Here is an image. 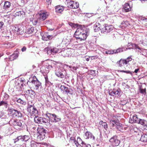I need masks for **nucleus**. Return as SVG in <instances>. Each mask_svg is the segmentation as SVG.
I'll use <instances>...</instances> for the list:
<instances>
[{
  "label": "nucleus",
  "instance_id": "1",
  "mask_svg": "<svg viewBox=\"0 0 147 147\" xmlns=\"http://www.w3.org/2000/svg\"><path fill=\"white\" fill-rule=\"evenodd\" d=\"M88 30L85 28H78L74 34V36L77 40H85L87 36Z\"/></svg>",
  "mask_w": 147,
  "mask_h": 147
},
{
  "label": "nucleus",
  "instance_id": "2",
  "mask_svg": "<svg viewBox=\"0 0 147 147\" xmlns=\"http://www.w3.org/2000/svg\"><path fill=\"white\" fill-rule=\"evenodd\" d=\"M5 119H6L5 121H7V123H6L5 124L9 123L15 126L21 127L22 126V120L14 119H11L10 120L9 116H8V117H7Z\"/></svg>",
  "mask_w": 147,
  "mask_h": 147
},
{
  "label": "nucleus",
  "instance_id": "3",
  "mask_svg": "<svg viewBox=\"0 0 147 147\" xmlns=\"http://www.w3.org/2000/svg\"><path fill=\"white\" fill-rule=\"evenodd\" d=\"M27 111L30 113L31 116H35L34 118V121L35 123H37L36 119L37 118V116L36 115V112L37 111V109L35 107L34 105H29L27 107Z\"/></svg>",
  "mask_w": 147,
  "mask_h": 147
},
{
  "label": "nucleus",
  "instance_id": "4",
  "mask_svg": "<svg viewBox=\"0 0 147 147\" xmlns=\"http://www.w3.org/2000/svg\"><path fill=\"white\" fill-rule=\"evenodd\" d=\"M46 115L51 122H59L61 120V119L59 116L56 115L55 114H51L47 112Z\"/></svg>",
  "mask_w": 147,
  "mask_h": 147
},
{
  "label": "nucleus",
  "instance_id": "5",
  "mask_svg": "<svg viewBox=\"0 0 147 147\" xmlns=\"http://www.w3.org/2000/svg\"><path fill=\"white\" fill-rule=\"evenodd\" d=\"M46 133V131L43 128H37V140H43L45 137Z\"/></svg>",
  "mask_w": 147,
  "mask_h": 147
},
{
  "label": "nucleus",
  "instance_id": "6",
  "mask_svg": "<svg viewBox=\"0 0 147 147\" xmlns=\"http://www.w3.org/2000/svg\"><path fill=\"white\" fill-rule=\"evenodd\" d=\"M114 30V28L112 25H108L106 24L105 26L101 30V32L104 34H106L110 32H112Z\"/></svg>",
  "mask_w": 147,
  "mask_h": 147
},
{
  "label": "nucleus",
  "instance_id": "7",
  "mask_svg": "<svg viewBox=\"0 0 147 147\" xmlns=\"http://www.w3.org/2000/svg\"><path fill=\"white\" fill-rule=\"evenodd\" d=\"M128 46L129 47V49H136V51H137L138 54H141V51L143 50L142 49H141L138 46L135 44L129 43Z\"/></svg>",
  "mask_w": 147,
  "mask_h": 147
},
{
  "label": "nucleus",
  "instance_id": "8",
  "mask_svg": "<svg viewBox=\"0 0 147 147\" xmlns=\"http://www.w3.org/2000/svg\"><path fill=\"white\" fill-rule=\"evenodd\" d=\"M44 51L47 52L48 54L56 53L59 51V50L56 48L53 49H51L49 48H46L44 49Z\"/></svg>",
  "mask_w": 147,
  "mask_h": 147
},
{
  "label": "nucleus",
  "instance_id": "9",
  "mask_svg": "<svg viewBox=\"0 0 147 147\" xmlns=\"http://www.w3.org/2000/svg\"><path fill=\"white\" fill-rule=\"evenodd\" d=\"M65 70H62L61 69H58L55 72V75L58 77L63 78L66 76L65 74Z\"/></svg>",
  "mask_w": 147,
  "mask_h": 147
},
{
  "label": "nucleus",
  "instance_id": "10",
  "mask_svg": "<svg viewBox=\"0 0 147 147\" xmlns=\"http://www.w3.org/2000/svg\"><path fill=\"white\" fill-rule=\"evenodd\" d=\"M109 142L112 143L113 145L117 146L120 143V141L117 138V136H114L109 140Z\"/></svg>",
  "mask_w": 147,
  "mask_h": 147
},
{
  "label": "nucleus",
  "instance_id": "11",
  "mask_svg": "<svg viewBox=\"0 0 147 147\" xmlns=\"http://www.w3.org/2000/svg\"><path fill=\"white\" fill-rule=\"evenodd\" d=\"M47 12L46 11H42L40 13H39V19L42 20H45L48 16Z\"/></svg>",
  "mask_w": 147,
  "mask_h": 147
},
{
  "label": "nucleus",
  "instance_id": "12",
  "mask_svg": "<svg viewBox=\"0 0 147 147\" xmlns=\"http://www.w3.org/2000/svg\"><path fill=\"white\" fill-rule=\"evenodd\" d=\"M85 138L87 139L90 138L94 140H95V137L92 134L88 131H87L85 134Z\"/></svg>",
  "mask_w": 147,
  "mask_h": 147
},
{
  "label": "nucleus",
  "instance_id": "13",
  "mask_svg": "<svg viewBox=\"0 0 147 147\" xmlns=\"http://www.w3.org/2000/svg\"><path fill=\"white\" fill-rule=\"evenodd\" d=\"M40 34L42 37V39L44 40L47 41L52 39L53 37V36L52 35H47L45 34L43 35L42 33H40Z\"/></svg>",
  "mask_w": 147,
  "mask_h": 147
},
{
  "label": "nucleus",
  "instance_id": "14",
  "mask_svg": "<svg viewBox=\"0 0 147 147\" xmlns=\"http://www.w3.org/2000/svg\"><path fill=\"white\" fill-rule=\"evenodd\" d=\"M140 119H139L137 116L136 115H134L132 119L129 120V122L131 123H132L134 122L138 123Z\"/></svg>",
  "mask_w": 147,
  "mask_h": 147
},
{
  "label": "nucleus",
  "instance_id": "15",
  "mask_svg": "<svg viewBox=\"0 0 147 147\" xmlns=\"http://www.w3.org/2000/svg\"><path fill=\"white\" fill-rule=\"evenodd\" d=\"M26 95L30 96L32 98H34L36 94L34 92L30 90H28L26 91Z\"/></svg>",
  "mask_w": 147,
  "mask_h": 147
},
{
  "label": "nucleus",
  "instance_id": "16",
  "mask_svg": "<svg viewBox=\"0 0 147 147\" xmlns=\"http://www.w3.org/2000/svg\"><path fill=\"white\" fill-rule=\"evenodd\" d=\"M142 125L144 129H147V121L144 119H140L138 123Z\"/></svg>",
  "mask_w": 147,
  "mask_h": 147
},
{
  "label": "nucleus",
  "instance_id": "17",
  "mask_svg": "<svg viewBox=\"0 0 147 147\" xmlns=\"http://www.w3.org/2000/svg\"><path fill=\"white\" fill-rule=\"evenodd\" d=\"M101 25L98 23L96 22L94 25L93 28L95 32H98L101 30Z\"/></svg>",
  "mask_w": 147,
  "mask_h": 147
},
{
  "label": "nucleus",
  "instance_id": "18",
  "mask_svg": "<svg viewBox=\"0 0 147 147\" xmlns=\"http://www.w3.org/2000/svg\"><path fill=\"white\" fill-rule=\"evenodd\" d=\"M60 89L62 91H63V92H65L67 94H70L69 88L65 86L61 85L60 87Z\"/></svg>",
  "mask_w": 147,
  "mask_h": 147
},
{
  "label": "nucleus",
  "instance_id": "19",
  "mask_svg": "<svg viewBox=\"0 0 147 147\" xmlns=\"http://www.w3.org/2000/svg\"><path fill=\"white\" fill-rule=\"evenodd\" d=\"M119 90H113L111 92H109V94L112 96H114L115 95L119 96L120 94V92Z\"/></svg>",
  "mask_w": 147,
  "mask_h": 147
},
{
  "label": "nucleus",
  "instance_id": "20",
  "mask_svg": "<svg viewBox=\"0 0 147 147\" xmlns=\"http://www.w3.org/2000/svg\"><path fill=\"white\" fill-rule=\"evenodd\" d=\"M13 30L14 32H17V34H20L21 33L20 32H22V30L20 29L19 26L17 25L14 26L13 28Z\"/></svg>",
  "mask_w": 147,
  "mask_h": 147
},
{
  "label": "nucleus",
  "instance_id": "21",
  "mask_svg": "<svg viewBox=\"0 0 147 147\" xmlns=\"http://www.w3.org/2000/svg\"><path fill=\"white\" fill-rule=\"evenodd\" d=\"M131 7L128 3L125 4L123 6V9L126 12H128L131 10Z\"/></svg>",
  "mask_w": 147,
  "mask_h": 147
},
{
  "label": "nucleus",
  "instance_id": "22",
  "mask_svg": "<svg viewBox=\"0 0 147 147\" xmlns=\"http://www.w3.org/2000/svg\"><path fill=\"white\" fill-rule=\"evenodd\" d=\"M34 30V28L31 26H28L26 28L25 32L27 34H31Z\"/></svg>",
  "mask_w": 147,
  "mask_h": 147
},
{
  "label": "nucleus",
  "instance_id": "23",
  "mask_svg": "<svg viewBox=\"0 0 147 147\" xmlns=\"http://www.w3.org/2000/svg\"><path fill=\"white\" fill-rule=\"evenodd\" d=\"M119 122V121L118 120L111 119L110 120V124L113 127L116 126Z\"/></svg>",
  "mask_w": 147,
  "mask_h": 147
},
{
  "label": "nucleus",
  "instance_id": "24",
  "mask_svg": "<svg viewBox=\"0 0 147 147\" xmlns=\"http://www.w3.org/2000/svg\"><path fill=\"white\" fill-rule=\"evenodd\" d=\"M13 116V117H17L18 118L22 117V115L20 112L17 110H15Z\"/></svg>",
  "mask_w": 147,
  "mask_h": 147
},
{
  "label": "nucleus",
  "instance_id": "25",
  "mask_svg": "<svg viewBox=\"0 0 147 147\" xmlns=\"http://www.w3.org/2000/svg\"><path fill=\"white\" fill-rule=\"evenodd\" d=\"M64 10L63 6L58 5L55 8V11L57 13H61Z\"/></svg>",
  "mask_w": 147,
  "mask_h": 147
},
{
  "label": "nucleus",
  "instance_id": "26",
  "mask_svg": "<svg viewBox=\"0 0 147 147\" xmlns=\"http://www.w3.org/2000/svg\"><path fill=\"white\" fill-rule=\"evenodd\" d=\"M10 5L11 3L9 2L6 1L4 3L3 8L5 10L8 9L10 8Z\"/></svg>",
  "mask_w": 147,
  "mask_h": 147
},
{
  "label": "nucleus",
  "instance_id": "27",
  "mask_svg": "<svg viewBox=\"0 0 147 147\" xmlns=\"http://www.w3.org/2000/svg\"><path fill=\"white\" fill-rule=\"evenodd\" d=\"M78 140H79V141H82L81 144L82 146H81V147H91L90 145L89 144H87L84 142L82 141V139L79 137L78 138Z\"/></svg>",
  "mask_w": 147,
  "mask_h": 147
},
{
  "label": "nucleus",
  "instance_id": "28",
  "mask_svg": "<svg viewBox=\"0 0 147 147\" xmlns=\"http://www.w3.org/2000/svg\"><path fill=\"white\" fill-rule=\"evenodd\" d=\"M18 56V54L17 53H13V54L10 55L9 57V59L11 61H13L16 59Z\"/></svg>",
  "mask_w": 147,
  "mask_h": 147
},
{
  "label": "nucleus",
  "instance_id": "29",
  "mask_svg": "<svg viewBox=\"0 0 147 147\" xmlns=\"http://www.w3.org/2000/svg\"><path fill=\"white\" fill-rule=\"evenodd\" d=\"M99 124L103 127L105 130H107L108 127V125L106 122H104L103 121H101L99 122Z\"/></svg>",
  "mask_w": 147,
  "mask_h": 147
},
{
  "label": "nucleus",
  "instance_id": "30",
  "mask_svg": "<svg viewBox=\"0 0 147 147\" xmlns=\"http://www.w3.org/2000/svg\"><path fill=\"white\" fill-rule=\"evenodd\" d=\"M140 140L144 142H147V135L145 134L142 135L140 138Z\"/></svg>",
  "mask_w": 147,
  "mask_h": 147
},
{
  "label": "nucleus",
  "instance_id": "31",
  "mask_svg": "<svg viewBox=\"0 0 147 147\" xmlns=\"http://www.w3.org/2000/svg\"><path fill=\"white\" fill-rule=\"evenodd\" d=\"M117 129L119 131L122 132L123 131V127L122 125V124L120 123H119V124H117L116 126Z\"/></svg>",
  "mask_w": 147,
  "mask_h": 147
},
{
  "label": "nucleus",
  "instance_id": "32",
  "mask_svg": "<svg viewBox=\"0 0 147 147\" xmlns=\"http://www.w3.org/2000/svg\"><path fill=\"white\" fill-rule=\"evenodd\" d=\"M66 3H67V5L68 7L70 8V7L72 6L73 4L74 3V2L70 0H67L66 1Z\"/></svg>",
  "mask_w": 147,
  "mask_h": 147
},
{
  "label": "nucleus",
  "instance_id": "33",
  "mask_svg": "<svg viewBox=\"0 0 147 147\" xmlns=\"http://www.w3.org/2000/svg\"><path fill=\"white\" fill-rule=\"evenodd\" d=\"M117 63L119 65L120 67L123 66L124 64H125V62L123 59H121L120 60L118 61Z\"/></svg>",
  "mask_w": 147,
  "mask_h": 147
},
{
  "label": "nucleus",
  "instance_id": "34",
  "mask_svg": "<svg viewBox=\"0 0 147 147\" xmlns=\"http://www.w3.org/2000/svg\"><path fill=\"white\" fill-rule=\"evenodd\" d=\"M129 25L127 21H123L121 24V26L122 27H126Z\"/></svg>",
  "mask_w": 147,
  "mask_h": 147
},
{
  "label": "nucleus",
  "instance_id": "35",
  "mask_svg": "<svg viewBox=\"0 0 147 147\" xmlns=\"http://www.w3.org/2000/svg\"><path fill=\"white\" fill-rule=\"evenodd\" d=\"M79 6V3L77 2H75L74 3H74L73 4L72 6L71 7H70L71 8L73 9H76Z\"/></svg>",
  "mask_w": 147,
  "mask_h": 147
},
{
  "label": "nucleus",
  "instance_id": "36",
  "mask_svg": "<svg viewBox=\"0 0 147 147\" xmlns=\"http://www.w3.org/2000/svg\"><path fill=\"white\" fill-rule=\"evenodd\" d=\"M131 56H130L128 57L126 59H123L125 62V64H127L129 61H131L132 60Z\"/></svg>",
  "mask_w": 147,
  "mask_h": 147
},
{
  "label": "nucleus",
  "instance_id": "37",
  "mask_svg": "<svg viewBox=\"0 0 147 147\" xmlns=\"http://www.w3.org/2000/svg\"><path fill=\"white\" fill-rule=\"evenodd\" d=\"M25 13L23 11H19L18 12H16L15 13V15L16 16H21L22 15H23L25 14Z\"/></svg>",
  "mask_w": 147,
  "mask_h": 147
},
{
  "label": "nucleus",
  "instance_id": "38",
  "mask_svg": "<svg viewBox=\"0 0 147 147\" xmlns=\"http://www.w3.org/2000/svg\"><path fill=\"white\" fill-rule=\"evenodd\" d=\"M128 48H126L125 49V48H120L117 49L116 50H115L116 53H119L123 51H126V50L129 49Z\"/></svg>",
  "mask_w": 147,
  "mask_h": 147
},
{
  "label": "nucleus",
  "instance_id": "39",
  "mask_svg": "<svg viewBox=\"0 0 147 147\" xmlns=\"http://www.w3.org/2000/svg\"><path fill=\"white\" fill-rule=\"evenodd\" d=\"M139 90L140 92L142 94H144L146 92V89L145 88L144 89L142 88V86H140L139 88Z\"/></svg>",
  "mask_w": 147,
  "mask_h": 147
},
{
  "label": "nucleus",
  "instance_id": "40",
  "mask_svg": "<svg viewBox=\"0 0 147 147\" xmlns=\"http://www.w3.org/2000/svg\"><path fill=\"white\" fill-rule=\"evenodd\" d=\"M7 103L6 101H2L0 102V106L4 105L7 107Z\"/></svg>",
  "mask_w": 147,
  "mask_h": 147
},
{
  "label": "nucleus",
  "instance_id": "41",
  "mask_svg": "<svg viewBox=\"0 0 147 147\" xmlns=\"http://www.w3.org/2000/svg\"><path fill=\"white\" fill-rule=\"evenodd\" d=\"M105 53L107 54H111L113 53H116L115 50L113 51L112 50H107L105 51Z\"/></svg>",
  "mask_w": 147,
  "mask_h": 147
},
{
  "label": "nucleus",
  "instance_id": "42",
  "mask_svg": "<svg viewBox=\"0 0 147 147\" xmlns=\"http://www.w3.org/2000/svg\"><path fill=\"white\" fill-rule=\"evenodd\" d=\"M43 118L42 117H40L37 119V123H43Z\"/></svg>",
  "mask_w": 147,
  "mask_h": 147
},
{
  "label": "nucleus",
  "instance_id": "43",
  "mask_svg": "<svg viewBox=\"0 0 147 147\" xmlns=\"http://www.w3.org/2000/svg\"><path fill=\"white\" fill-rule=\"evenodd\" d=\"M132 130L133 132H134V133H138L140 131V130L139 128L136 127H134L132 129Z\"/></svg>",
  "mask_w": 147,
  "mask_h": 147
},
{
  "label": "nucleus",
  "instance_id": "44",
  "mask_svg": "<svg viewBox=\"0 0 147 147\" xmlns=\"http://www.w3.org/2000/svg\"><path fill=\"white\" fill-rule=\"evenodd\" d=\"M8 110L9 112H10V114H11V115L13 116L15 109H14L12 108H10L9 109H8Z\"/></svg>",
  "mask_w": 147,
  "mask_h": 147
},
{
  "label": "nucleus",
  "instance_id": "45",
  "mask_svg": "<svg viewBox=\"0 0 147 147\" xmlns=\"http://www.w3.org/2000/svg\"><path fill=\"white\" fill-rule=\"evenodd\" d=\"M23 141L26 142L30 138L29 136L25 135L23 136Z\"/></svg>",
  "mask_w": 147,
  "mask_h": 147
},
{
  "label": "nucleus",
  "instance_id": "46",
  "mask_svg": "<svg viewBox=\"0 0 147 147\" xmlns=\"http://www.w3.org/2000/svg\"><path fill=\"white\" fill-rule=\"evenodd\" d=\"M17 102H18L21 103L23 105L24 103L23 100H22L20 98H19L17 100Z\"/></svg>",
  "mask_w": 147,
  "mask_h": 147
},
{
  "label": "nucleus",
  "instance_id": "47",
  "mask_svg": "<svg viewBox=\"0 0 147 147\" xmlns=\"http://www.w3.org/2000/svg\"><path fill=\"white\" fill-rule=\"evenodd\" d=\"M36 127H34L32 128V132H33L34 133V135H36Z\"/></svg>",
  "mask_w": 147,
  "mask_h": 147
},
{
  "label": "nucleus",
  "instance_id": "48",
  "mask_svg": "<svg viewBox=\"0 0 147 147\" xmlns=\"http://www.w3.org/2000/svg\"><path fill=\"white\" fill-rule=\"evenodd\" d=\"M78 142L80 143L81 142V143H82V141H79V140H78V139H77V141H76L75 140H74V142L77 147H78L79 145Z\"/></svg>",
  "mask_w": 147,
  "mask_h": 147
},
{
  "label": "nucleus",
  "instance_id": "49",
  "mask_svg": "<svg viewBox=\"0 0 147 147\" xmlns=\"http://www.w3.org/2000/svg\"><path fill=\"white\" fill-rule=\"evenodd\" d=\"M33 80H32V83H33L34 84L35 83V82H36V81L37 80V78L36 76H34L33 77Z\"/></svg>",
  "mask_w": 147,
  "mask_h": 147
},
{
  "label": "nucleus",
  "instance_id": "50",
  "mask_svg": "<svg viewBox=\"0 0 147 147\" xmlns=\"http://www.w3.org/2000/svg\"><path fill=\"white\" fill-rule=\"evenodd\" d=\"M119 71L120 72H125V73H126L127 74H132L131 72L130 71H124V70H120V71Z\"/></svg>",
  "mask_w": 147,
  "mask_h": 147
},
{
  "label": "nucleus",
  "instance_id": "51",
  "mask_svg": "<svg viewBox=\"0 0 147 147\" xmlns=\"http://www.w3.org/2000/svg\"><path fill=\"white\" fill-rule=\"evenodd\" d=\"M9 97V96L7 94H5L4 95L3 99H5V100H7L8 98Z\"/></svg>",
  "mask_w": 147,
  "mask_h": 147
},
{
  "label": "nucleus",
  "instance_id": "52",
  "mask_svg": "<svg viewBox=\"0 0 147 147\" xmlns=\"http://www.w3.org/2000/svg\"><path fill=\"white\" fill-rule=\"evenodd\" d=\"M49 119L45 118H43V123H46L48 122Z\"/></svg>",
  "mask_w": 147,
  "mask_h": 147
},
{
  "label": "nucleus",
  "instance_id": "53",
  "mask_svg": "<svg viewBox=\"0 0 147 147\" xmlns=\"http://www.w3.org/2000/svg\"><path fill=\"white\" fill-rule=\"evenodd\" d=\"M11 44L10 43H7L6 44H5V45H7V46H6V47L7 48H11L12 47L11 46H10Z\"/></svg>",
  "mask_w": 147,
  "mask_h": 147
},
{
  "label": "nucleus",
  "instance_id": "54",
  "mask_svg": "<svg viewBox=\"0 0 147 147\" xmlns=\"http://www.w3.org/2000/svg\"><path fill=\"white\" fill-rule=\"evenodd\" d=\"M46 68L48 69H50L52 67V65H50L49 64H48V65H46Z\"/></svg>",
  "mask_w": 147,
  "mask_h": 147
},
{
  "label": "nucleus",
  "instance_id": "55",
  "mask_svg": "<svg viewBox=\"0 0 147 147\" xmlns=\"http://www.w3.org/2000/svg\"><path fill=\"white\" fill-rule=\"evenodd\" d=\"M46 84H48L49 83L48 78V77L46 76L45 77Z\"/></svg>",
  "mask_w": 147,
  "mask_h": 147
},
{
  "label": "nucleus",
  "instance_id": "56",
  "mask_svg": "<svg viewBox=\"0 0 147 147\" xmlns=\"http://www.w3.org/2000/svg\"><path fill=\"white\" fill-rule=\"evenodd\" d=\"M23 136H18L19 138V140H20L21 141H23Z\"/></svg>",
  "mask_w": 147,
  "mask_h": 147
},
{
  "label": "nucleus",
  "instance_id": "57",
  "mask_svg": "<svg viewBox=\"0 0 147 147\" xmlns=\"http://www.w3.org/2000/svg\"><path fill=\"white\" fill-rule=\"evenodd\" d=\"M90 58H91V59H96L97 57L96 56H92L90 57Z\"/></svg>",
  "mask_w": 147,
  "mask_h": 147
},
{
  "label": "nucleus",
  "instance_id": "58",
  "mask_svg": "<svg viewBox=\"0 0 147 147\" xmlns=\"http://www.w3.org/2000/svg\"><path fill=\"white\" fill-rule=\"evenodd\" d=\"M26 49V48L25 47H23L22 49L21 50L22 52L25 51Z\"/></svg>",
  "mask_w": 147,
  "mask_h": 147
},
{
  "label": "nucleus",
  "instance_id": "59",
  "mask_svg": "<svg viewBox=\"0 0 147 147\" xmlns=\"http://www.w3.org/2000/svg\"><path fill=\"white\" fill-rule=\"evenodd\" d=\"M32 22L34 25H36L37 24V20H33Z\"/></svg>",
  "mask_w": 147,
  "mask_h": 147
},
{
  "label": "nucleus",
  "instance_id": "60",
  "mask_svg": "<svg viewBox=\"0 0 147 147\" xmlns=\"http://www.w3.org/2000/svg\"><path fill=\"white\" fill-rule=\"evenodd\" d=\"M41 83L37 80V88H38L39 86H41Z\"/></svg>",
  "mask_w": 147,
  "mask_h": 147
},
{
  "label": "nucleus",
  "instance_id": "61",
  "mask_svg": "<svg viewBox=\"0 0 147 147\" xmlns=\"http://www.w3.org/2000/svg\"><path fill=\"white\" fill-rule=\"evenodd\" d=\"M19 140V138H18V136L17 137V138L14 140V143H15L16 142L18 141Z\"/></svg>",
  "mask_w": 147,
  "mask_h": 147
},
{
  "label": "nucleus",
  "instance_id": "62",
  "mask_svg": "<svg viewBox=\"0 0 147 147\" xmlns=\"http://www.w3.org/2000/svg\"><path fill=\"white\" fill-rule=\"evenodd\" d=\"M90 74H92V75H94L95 73L94 71L91 70L90 71Z\"/></svg>",
  "mask_w": 147,
  "mask_h": 147
},
{
  "label": "nucleus",
  "instance_id": "63",
  "mask_svg": "<svg viewBox=\"0 0 147 147\" xmlns=\"http://www.w3.org/2000/svg\"><path fill=\"white\" fill-rule=\"evenodd\" d=\"M4 25V23L2 22H0V29Z\"/></svg>",
  "mask_w": 147,
  "mask_h": 147
},
{
  "label": "nucleus",
  "instance_id": "64",
  "mask_svg": "<svg viewBox=\"0 0 147 147\" xmlns=\"http://www.w3.org/2000/svg\"><path fill=\"white\" fill-rule=\"evenodd\" d=\"M69 25L71 26L72 27H74V24L73 23H69Z\"/></svg>",
  "mask_w": 147,
  "mask_h": 147
}]
</instances>
